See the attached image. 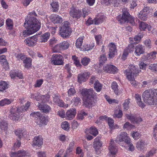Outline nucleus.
Segmentation results:
<instances>
[{"label":"nucleus","mask_w":157,"mask_h":157,"mask_svg":"<svg viewBox=\"0 0 157 157\" xmlns=\"http://www.w3.org/2000/svg\"><path fill=\"white\" fill-rule=\"evenodd\" d=\"M37 15L34 11L30 13L25 20L24 26L26 29L27 35H31L38 31L40 27V23L34 16Z\"/></svg>","instance_id":"obj_1"},{"label":"nucleus","mask_w":157,"mask_h":157,"mask_svg":"<svg viewBox=\"0 0 157 157\" xmlns=\"http://www.w3.org/2000/svg\"><path fill=\"white\" fill-rule=\"evenodd\" d=\"M80 91L84 97L83 103L85 106L88 108L91 107L94 104V97L96 93L92 88H84Z\"/></svg>","instance_id":"obj_2"},{"label":"nucleus","mask_w":157,"mask_h":157,"mask_svg":"<svg viewBox=\"0 0 157 157\" xmlns=\"http://www.w3.org/2000/svg\"><path fill=\"white\" fill-rule=\"evenodd\" d=\"M142 98L144 102L149 105H157V89L145 90L143 93Z\"/></svg>","instance_id":"obj_3"},{"label":"nucleus","mask_w":157,"mask_h":157,"mask_svg":"<svg viewBox=\"0 0 157 157\" xmlns=\"http://www.w3.org/2000/svg\"><path fill=\"white\" fill-rule=\"evenodd\" d=\"M139 72V71L137 70L135 66L133 65H129L128 68L125 71L124 73L127 78L133 86H136V83L135 80L134 76Z\"/></svg>","instance_id":"obj_4"},{"label":"nucleus","mask_w":157,"mask_h":157,"mask_svg":"<svg viewBox=\"0 0 157 157\" xmlns=\"http://www.w3.org/2000/svg\"><path fill=\"white\" fill-rule=\"evenodd\" d=\"M30 103L28 101L25 107H22V108H17L16 109L15 108L12 107L10 109L9 113V117L12 120L16 121L20 117V113L21 112H25L27 110L30 106Z\"/></svg>","instance_id":"obj_5"},{"label":"nucleus","mask_w":157,"mask_h":157,"mask_svg":"<svg viewBox=\"0 0 157 157\" xmlns=\"http://www.w3.org/2000/svg\"><path fill=\"white\" fill-rule=\"evenodd\" d=\"M30 116L35 118L36 123L39 125H46L48 122L47 119L38 112H33L30 114Z\"/></svg>","instance_id":"obj_6"},{"label":"nucleus","mask_w":157,"mask_h":157,"mask_svg":"<svg viewBox=\"0 0 157 157\" xmlns=\"http://www.w3.org/2000/svg\"><path fill=\"white\" fill-rule=\"evenodd\" d=\"M62 26L60 28L59 33L63 38L66 37L70 36L71 29L70 28V24L67 21H65L62 24Z\"/></svg>","instance_id":"obj_7"},{"label":"nucleus","mask_w":157,"mask_h":157,"mask_svg":"<svg viewBox=\"0 0 157 157\" xmlns=\"http://www.w3.org/2000/svg\"><path fill=\"white\" fill-rule=\"evenodd\" d=\"M131 139L127 132H121L118 135L116 138L115 141L121 146H123V142L125 143H129Z\"/></svg>","instance_id":"obj_8"},{"label":"nucleus","mask_w":157,"mask_h":157,"mask_svg":"<svg viewBox=\"0 0 157 157\" xmlns=\"http://www.w3.org/2000/svg\"><path fill=\"white\" fill-rule=\"evenodd\" d=\"M118 21L121 24L127 21H130V22L133 24L134 23V19L130 15L127 10L126 9L123 10V14L121 19H118Z\"/></svg>","instance_id":"obj_9"},{"label":"nucleus","mask_w":157,"mask_h":157,"mask_svg":"<svg viewBox=\"0 0 157 157\" xmlns=\"http://www.w3.org/2000/svg\"><path fill=\"white\" fill-rule=\"evenodd\" d=\"M51 63L55 65H63L64 63L63 58L60 54H53L51 59Z\"/></svg>","instance_id":"obj_10"},{"label":"nucleus","mask_w":157,"mask_h":157,"mask_svg":"<svg viewBox=\"0 0 157 157\" xmlns=\"http://www.w3.org/2000/svg\"><path fill=\"white\" fill-rule=\"evenodd\" d=\"M109 150V157H115L114 155L116 154L117 151V148L112 139H111L110 141Z\"/></svg>","instance_id":"obj_11"},{"label":"nucleus","mask_w":157,"mask_h":157,"mask_svg":"<svg viewBox=\"0 0 157 157\" xmlns=\"http://www.w3.org/2000/svg\"><path fill=\"white\" fill-rule=\"evenodd\" d=\"M69 13L71 17L76 20L80 18L82 16V12L81 10L73 7L71 9Z\"/></svg>","instance_id":"obj_12"},{"label":"nucleus","mask_w":157,"mask_h":157,"mask_svg":"<svg viewBox=\"0 0 157 157\" xmlns=\"http://www.w3.org/2000/svg\"><path fill=\"white\" fill-rule=\"evenodd\" d=\"M37 36L35 35L33 36L28 38L24 40L25 44L29 46L35 45L38 40Z\"/></svg>","instance_id":"obj_13"},{"label":"nucleus","mask_w":157,"mask_h":157,"mask_svg":"<svg viewBox=\"0 0 157 157\" xmlns=\"http://www.w3.org/2000/svg\"><path fill=\"white\" fill-rule=\"evenodd\" d=\"M90 75V73L88 72H81L78 76V82L81 83L82 82H85L88 78Z\"/></svg>","instance_id":"obj_14"},{"label":"nucleus","mask_w":157,"mask_h":157,"mask_svg":"<svg viewBox=\"0 0 157 157\" xmlns=\"http://www.w3.org/2000/svg\"><path fill=\"white\" fill-rule=\"evenodd\" d=\"M43 144V139L41 136H36L33 139L32 145L33 146H36L40 147Z\"/></svg>","instance_id":"obj_15"},{"label":"nucleus","mask_w":157,"mask_h":157,"mask_svg":"<svg viewBox=\"0 0 157 157\" xmlns=\"http://www.w3.org/2000/svg\"><path fill=\"white\" fill-rule=\"evenodd\" d=\"M108 46L109 48V57L112 58L117 52L116 45L114 43H110Z\"/></svg>","instance_id":"obj_16"},{"label":"nucleus","mask_w":157,"mask_h":157,"mask_svg":"<svg viewBox=\"0 0 157 157\" xmlns=\"http://www.w3.org/2000/svg\"><path fill=\"white\" fill-rule=\"evenodd\" d=\"M103 69L104 71L112 74H114L117 71V69L115 66L111 65H105Z\"/></svg>","instance_id":"obj_17"},{"label":"nucleus","mask_w":157,"mask_h":157,"mask_svg":"<svg viewBox=\"0 0 157 157\" xmlns=\"http://www.w3.org/2000/svg\"><path fill=\"white\" fill-rule=\"evenodd\" d=\"M28 153L23 150H19L16 152H11L10 153V157H24Z\"/></svg>","instance_id":"obj_18"},{"label":"nucleus","mask_w":157,"mask_h":157,"mask_svg":"<svg viewBox=\"0 0 157 157\" xmlns=\"http://www.w3.org/2000/svg\"><path fill=\"white\" fill-rule=\"evenodd\" d=\"M76 114V110L75 109H70L67 111L66 113V118L68 120L73 119Z\"/></svg>","instance_id":"obj_19"},{"label":"nucleus","mask_w":157,"mask_h":157,"mask_svg":"<svg viewBox=\"0 0 157 157\" xmlns=\"http://www.w3.org/2000/svg\"><path fill=\"white\" fill-rule=\"evenodd\" d=\"M51 21L54 24H58L61 22L62 18L57 15H54L50 17Z\"/></svg>","instance_id":"obj_20"},{"label":"nucleus","mask_w":157,"mask_h":157,"mask_svg":"<svg viewBox=\"0 0 157 157\" xmlns=\"http://www.w3.org/2000/svg\"><path fill=\"white\" fill-rule=\"evenodd\" d=\"M144 52V47L141 45L139 44L136 47L135 53L137 56H139Z\"/></svg>","instance_id":"obj_21"},{"label":"nucleus","mask_w":157,"mask_h":157,"mask_svg":"<svg viewBox=\"0 0 157 157\" xmlns=\"http://www.w3.org/2000/svg\"><path fill=\"white\" fill-rule=\"evenodd\" d=\"M101 138L98 137L95 138L94 140L93 146L94 148L97 150L98 149L102 146V143L100 141Z\"/></svg>","instance_id":"obj_22"},{"label":"nucleus","mask_w":157,"mask_h":157,"mask_svg":"<svg viewBox=\"0 0 157 157\" xmlns=\"http://www.w3.org/2000/svg\"><path fill=\"white\" fill-rule=\"evenodd\" d=\"M147 144L145 141L140 140L136 144V147L139 150H142L145 147Z\"/></svg>","instance_id":"obj_23"},{"label":"nucleus","mask_w":157,"mask_h":157,"mask_svg":"<svg viewBox=\"0 0 157 157\" xmlns=\"http://www.w3.org/2000/svg\"><path fill=\"white\" fill-rule=\"evenodd\" d=\"M105 19V17L104 15L99 14L94 19V23L96 25H98L103 22Z\"/></svg>","instance_id":"obj_24"},{"label":"nucleus","mask_w":157,"mask_h":157,"mask_svg":"<svg viewBox=\"0 0 157 157\" xmlns=\"http://www.w3.org/2000/svg\"><path fill=\"white\" fill-rule=\"evenodd\" d=\"M86 133H88L94 136L98 134V131L97 129L94 126H91L89 129H87Z\"/></svg>","instance_id":"obj_25"},{"label":"nucleus","mask_w":157,"mask_h":157,"mask_svg":"<svg viewBox=\"0 0 157 157\" xmlns=\"http://www.w3.org/2000/svg\"><path fill=\"white\" fill-rule=\"evenodd\" d=\"M139 27L141 30H145L146 28L147 29L148 31L151 30V26L144 22H141L140 24Z\"/></svg>","instance_id":"obj_26"},{"label":"nucleus","mask_w":157,"mask_h":157,"mask_svg":"<svg viewBox=\"0 0 157 157\" xmlns=\"http://www.w3.org/2000/svg\"><path fill=\"white\" fill-rule=\"evenodd\" d=\"M0 62L2 64L4 67L7 69L9 68V65L6 59V56L2 55L0 56Z\"/></svg>","instance_id":"obj_27"},{"label":"nucleus","mask_w":157,"mask_h":157,"mask_svg":"<svg viewBox=\"0 0 157 157\" xmlns=\"http://www.w3.org/2000/svg\"><path fill=\"white\" fill-rule=\"evenodd\" d=\"M157 52L155 51L152 52L148 54L146 56V59L148 60H155L156 58V55Z\"/></svg>","instance_id":"obj_28"},{"label":"nucleus","mask_w":157,"mask_h":157,"mask_svg":"<svg viewBox=\"0 0 157 157\" xmlns=\"http://www.w3.org/2000/svg\"><path fill=\"white\" fill-rule=\"evenodd\" d=\"M111 88L114 91V93L117 95L120 94L121 92L118 90V85L116 82H113L111 83Z\"/></svg>","instance_id":"obj_29"},{"label":"nucleus","mask_w":157,"mask_h":157,"mask_svg":"<svg viewBox=\"0 0 157 157\" xmlns=\"http://www.w3.org/2000/svg\"><path fill=\"white\" fill-rule=\"evenodd\" d=\"M23 62L25 68L28 69L31 67L32 59L31 58L26 57L25 59L24 60Z\"/></svg>","instance_id":"obj_30"},{"label":"nucleus","mask_w":157,"mask_h":157,"mask_svg":"<svg viewBox=\"0 0 157 157\" xmlns=\"http://www.w3.org/2000/svg\"><path fill=\"white\" fill-rule=\"evenodd\" d=\"M100 118L101 120H107L108 123L109 127L111 128V127H113V126L114 124V121L111 118L107 117L105 116H103L100 117Z\"/></svg>","instance_id":"obj_31"},{"label":"nucleus","mask_w":157,"mask_h":157,"mask_svg":"<svg viewBox=\"0 0 157 157\" xmlns=\"http://www.w3.org/2000/svg\"><path fill=\"white\" fill-rule=\"evenodd\" d=\"M37 106H39L40 108V110H42L43 112L45 113L48 112L51 109V108L47 105H40L38 103Z\"/></svg>","instance_id":"obj_32"},{"label":"nucleus","mask_w":157,"mask_h":157,"mask_svg":"<svg viewBox=\"0 0 157 157\" xmlns=\"http://www.w3.org/2000/svg\"><path fill=\"white\" fill-rule=\"evenodd\" d=\"M94 46V44L92 43L90 44H86L84 45L81 50L84 51H88L92 49Z\"/></svg>","instance_id":"obj_33"},{"label":"nucleus","mask_w":157,"mask_h":157,"mask_svg":"<svg viewBox=\"0 0 157 157\" xmlns=\"http://www.w3.org/2000/svg\"><path fill=\"white\" fill-rule=\"evenodd\" d=\"M13 100L12 99L4 98L0 101V106H4L6 105H9L13 102Z\"/></svg>","instance_id":"obj_34"},{"label":"nucleus","mask_w":157,"mask_h":157,"mask_svg":"<svg viewBox=\"0 0 157 157\" xmlns=\"http://www.w3.org/2000/svg\"><path fill=\"white\" fill-rule=\"evenodd\" d=\"M7 82L5 81H0V92L5 90L8 87Z\"/></svg>","instance_id":"obj_35"},{"label":"nucleus","mask_w":157,"mask_h":157,"mask_svg":"<svg viewBox=\"0 0 157 157\" xmlns=\"http://www.w3.org/2000/svg\"><path fill=\"white\" fill-rule=\"evenodd\" d=\"M102 87V85L99 81L96 82V83H94V88L97 92H100Z\"/></svg>","instance_id":"obj_36"},{"label":"nucleus","mask_w":157,"mask_h":157,"mask_svg":"<svg viewBox=\"0 0 157 157\" xmlns=\"http://www.w3.org/2000/svg\"><path fill=\"white\" fill-rule=\"evenodd\" d=\"M6 22L7 28L9 30L12 29L13 25V22L12 20L9 18L7 19L6 20Z\"/></svg>","instance_id":"obj_37"},{"label":"nucleus","mask_w":157,"mask_h":157,"mask_svg":"<svg viewBox=\"0 0 157 157\" xmlns=\"http://www.w3.org/2000/svg\"><path fill=\"white\" fill-rule=\"evenodd\" d=\"M50 36L49 33H46L41 36V42H45L49 39Z\"/></svg>","instance_id":"obj_38"},{"label":"nucleus","mask_w":157,"mask_h":157,"mask_svg":"<svg viewBox=\"0 0 157 157\" xmlns=\"http://www.w3.org/2000/svg\"><path fill=\"white\" fill-rule=\"evenodd\" d=\"M131 48L127 47L124 51L122 55L121 58L123 60H124L126 59L128 56V53L130 52L131 50Z\"/></svg>","instance_id":"obj_39"},{"label":"nucleus","mask_w":157,"mask_h":157,"mask_svg":"<svg viewBox=\"0 0 157 157\" xmlns=\"http://www.w3.org/2000/svg\"><path fill=\"white\" fill-rule=\"evenodd\" d=\"M61 127L63 130L68 131L70 129V125L67 121H65L61 123Z\"/></svg>","instance_id":"obj_40"},{"label":"nucleus","mask_w":157,"mask_h":157,"mask_svg":"<svg viewBox=\"0 0 157 157\" xmlns=\"http://www.w3.org/2000/svg\"><path fill=\"white\" fill-rule=\"evenodd\" d=\"M62 50H66L68 48L70 44L67 41H63L59 43Z\"/></svg>","instance_id":"obj_41"},{"label":"nucleus","mask_w":157,"mask_h":157,"mask_svg":"<svg viewBox=\"0 0 157 157\" xmlns=\"http://www.w3.org/2000/svg\"><path fill=\"white\" fill-rule=\"evenodd\" d=\"M36 96H35V98L37 101H39V98H41V100H42V101L45 102L49 100L50 96L48 95H42L41 96H39L36 98Z\"/></svg>","instance_id":"obj_42"},{"label":"nucleus","mask_w":157,"mask_h":157,"mask_svg":"<svg viewBox=\"0 0 157 157\" xmlns=\"http://www.w3.org/2000/svg\"><path fill=\"white\" fill-rule=\"evenodd\" d=\"M8 124L4 121H0V128L2 130L6 131L7 130Z\"/></svg>","instance_id":"obj_43"},{"label":"nucleus","mask_w":157,"mask_h":157,"mask_svg":"<svg viewBox=\"0 0 157 157\" xmlns=\"http://www.w3.org/2000/svg\"><path fill=\"white\" fill-rule=\"evenodd\" d=\"M10 75L12 78H14L16 76L19 77V78H22L23 77L21 74L17 73L14 71H10Z\"/></svg>","instance_id":"obj_44"},{"label":"nucleus","mask_w":157,"mask_h":157,"mask_svg":"<svg viewBox=\"0 0 157 157\" xmlns=\"http://www.w3.org/2000/svg\"><path fill=\"white\" fill-rule=\"evenodd\" d=\"M72 59L73 60L74 63L78 67H80L82 66L80 63L78 57L75 56H72Z\"/></svg>","instance_id":"obj_45"},{"label":"nucleus","mask_w":157,"mask_h":157,"mask_svg":"<svg viewBox=\"0 0 157 157\" xmlns=\"http://www.w3.org/2000/svg\"><path fill=\"white\" fill-rule=\"evenodd\" d=\"M90 61V58L85 57L82 59L81 62L82 64L84 66H87Z\"/></svg>","instance_id":"obj_46"},{"label":"nucleus","mask_w":157,"mask_h":157,"mask_svg":"<svg viewBox=\"0 0 157 157\" xmlns=\"http://www.w3.org/2000/svg\"><path fill=\"white\" fill-rule=\"evenodd\" d=\"M51 6L52 7V10L53 12H56L59 10V5L57 2H53L51 4Z\"/></svg>","instance_id":"obj_47"},{"label":"nucleus","mask_w":157,"mask_h":157,"mask_svg":"<svg viewBox=\"0 0 157 157\" xmlns=\"http://www.w3.org/2000/svg\"><path fill=\"white\" fill-rule=\"evenodd\" d=\"M83 38L82 37H81L78 38L77 40L75 45L76 47L78 48H80L82 46V43H83Z\"/></svg>","instance_id":"obj_48"},{"label":"nucleus","mask_w":157,"mask_h":157,"mask_svg":"<svg viewBox=\"0 0 157 157\" xmlns=\"http://www.w3.org/2000/svg\"><path fill=\"white\" fill-rule=\"evenodd\" d=\"M122 114L121 110L120 109H116L115 111L113 117L115 118H121L122 117Z\"/></svg>","instance_id":"obj_49"},{"label":"nucleus","mask_w":157,"mask_h":157,"mask_svg":"<svg viewBox=\"0 0 157 157\" xmlns=\"http://www.w3.org/2000/svg\"><path fill=\"white\" fill-rule=\"evenodd\" d=\"M135 126L130 123L129 122H126L123 126V128H126L127 130H131L134 128Z\"/></svg>","instance_id":"obj_50"},{"label":"nucleus","mask_w":157,"mask_h":157,"mask_svg":"<svg viewBox=\"0 0 157 157\" xmlns=\"http://www.w3.org/2000/svg\"><path fill=\"white\" fill-rule=\"evenodd\" d=\"M74 146V143L73 141H71L69 147L66 151V154H69L72 151Z\"/></svg>","instance_id":"obj_51"},{"label":"nucleus","mask_w":157,"mask_h":157,"mask_svg":"<svg viewBox=\"0 0 157 157\" xmlns=\"http://www.w3.org/2000/svg\"><path fill=\"white\" fill-rule=\"evenodd\" d=\"M131 135L134 140H137L140 137L141 134L138 132L132 131Z\"/></svg>","instance_id":"obj_52"},{"label":"nucleus","mask_w":157,"mask_h":157,"mask_svg":"<svg viewBox=\"0 0 157 157\" xmlns=\"http://www.w3.org/2000/svg\"><path fill=\"white\" fill-rule=\"evenodd\" d=\"M147 14L144 13L141 11L138 15V17L141 20L143 21L146 20L147 18Z\"/></svg>","instance_id":"obj_53"},{"label":"nucleus","mask_w":157,"mask_h":157,"mask_svg":"<svg viewBox=\"0 0 157 157\" xmlns=\"http://www.w3.org/2000/svg\"><path fill=\"white\" fill-rule=\"evenodd\" d=\"M81 100L79 98L76 97L74 98L72 101V102L74 103L75 106L81 104Z\"/></svg>","instance_id":"obj_54"},{"label":"nucleus","mask_w":157,"mask_h":157,"mask_svg":"<svg viewBox=\"0 0 157 157\" xmlns=\"http://www.w3.org/2000/svg\"><path fill=\"white\" fill-rule=\"evenodd\" d=\"M52 51L54 52H59L62 50L59 43L56 45L52 48Z\"/></svg>","instance_id":"obj_55"},{"label":"nucleus","mask_w":157,"mask_h":157,"mask_svg":"<svg viewBox=\"0 0 157 157\" xmlns=\"http://www.w3.org/2000/svg\"><path fill=\"white\" fill-rule=\"evenodd\" d=\"M95 39L97 44H99L101 43L102 41V36L101 35H98L95 36Z\"/></svg>","instance_id":"obj_56"},{"label":"nucleus","mask_w":157,"mask_h":157,"mask_svg":"<svg viewBox=\"0 0 157 157\" xmlns=\"http://www.w3.org/2000/svg\"><path fill=\"white\" fill-rule=\"evenodd\" d=\"M125 117L127 119L131 121L132 123L134 121L136 117L135 116L131 114H125Z\"/></svg>","instance_id":"obj_57"},{"label":"nucleus","mask_w":157,"mask_h":157,"mask_svg":"<svg viewBox=\"0 0 157 157\" xmlns=\"http://www.w3.org/2000/svg\"><path fill=\"white\" fill-rule=\"evenodd\" d=\"M75 93L76 91L75 89L74 88H71L67 91L68 96L69 97L74 96Z\"/></svg>","instance_id":"obj_58"},{"label":"nucleus","mask_w":157,"mask_h":157,"mask_svg":"<svg viewBox=\"0 0 157 157\" xmlns=\"http://www.w3.org/2000/svg\"><path fill=\"white\" fill-rule=\"evenodd\" d=\"M15 133L19 139L21 138L23 136V131L19 129L16 130Z\"/></svg>","instance_id":"obj_59"},{"label":"nucleus","mask_w":157,"mask_h":157,"mask_svg":"<svg viewBox=\"0 0 157 157\" xmlns=\"http://www.w3.org/2000/svg\"><path fill=\"white\" fill-rule=\"evenodd\" d=\"M130 102V100L129 99H127L125 100L123 105L124 109L126 110L128 109V104Z\"/></svg>","instance_id":"obj_60"},{"label":"nucleus","mask_w":157,"mask_h":157,"mask_svg":"<svg viewBox=\"0 0 157 157\" xmlns=\"http://www.w3.org/2000/svg\"><path fill=\"white\" fill-rule=\"evenodd\" d=\"M149 68L153 71H157V63L151 64L149 66Z\"/></svg>","instance_id":"obj_61"},{"label":"nucleus","mask_w":157,"mask_h":157,"mask_svg":"<svg viewBox=\"0 0 157 157\" xmlns=\"http://www.w3.org/2000/svg\"><path fill=\"white\" fill-rule=\"evenodd\" d=\"M86 115V113L83 111H82L78 115V118L79 120H82L84 118V116Z\"/></svg>","instance_id":"obj_62"},{"label":"nucleus","mask_w":157,"mask_h":157,"mask_svg":"<svg viewBox=\"0 0 157 157\" xmlns=\"http://www.w3.org/2000/svg\"><path fill=\"white\" fill-rule=\"evenodd\" d=\"M16 57L18 60L20 61V60H22L23 61L25 59L26 57L22 54H17L16 56Z\"/></svg>","instance_id":"obj_63"},{"label":"nucleus","mask_w":157,"mask_h":157,"mask_svg":"<svg viewBox=\"0 0 157 157\" xmlns=\"http://www.w3.org/2000/svg\"><path fill=\"white\" fill-rule=\"evenodd\" d=\"M152 11V10L150 9L149 7H144L141 11L148 15L149 13H151Z\"/></svg>","instance_id":"obj_64"}]
</instances>
